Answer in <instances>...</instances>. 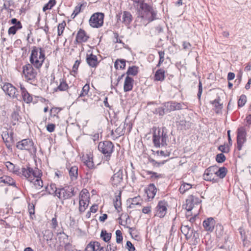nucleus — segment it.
<instances>
[{"mask_svg":"<svg viewBox=\"0 0 251 251\" xmlns=\"http://www.w3.org/2000/svg\"><path fill=\"white\" fill-rule=\"evenodd\" d=\"M247 102V97L245 95H242L238 101V106L239 107H243Z\"/></svg>","mask_w":251,"mask_h":251,"instance_id":"obj_48","label":"nucleus"},{"mask_svg":"<svg viewBox=\"0 0 251 251\" xmlns=\"http://www.w3.org/2000/svg\"><path fill=\"white\" fill-rule=\"evenodd\" d=\"M165 78V71L163 69L157 70L154 75V80L162 81Z\"/></svg>","mask_w":251,"mask_h":251,"instance_id":"obj_32","label":"nucleus"},{"mask_svg":"<svg viewBox=\"0 0 251 251\" xmlns=\"http://www.w3.org/2000/svg\"><path fill=\"white\" fill-rule=\"evenodd\" d=\"M86 61L88 64L91 67H96L99 63L97 56L92 53L89 55L87 54Z\"/></svg>","mask_w":251,"mask_h":251,"instance_id":"obj_24","label":"nucleus"},{"mask_svg":"<svg viewBox=\"0 0 251 251\" xmlns=\"http://www.w3.org/2000/svg\"><path fill=\"white\" fill-rule=\"evenodd\" d=\"M85 164L89 169H92L94 166L93 160L90 158H88V159L86 160Z\"/></svg>","mask_w":251,"mask_h":251,"instance_id":"obj_63","label":"nucleus"},{"mask_svg":"<svg viewBox=\"0 0 251 251\" xmlns=\"http://www.w3.org/2000/svg\"><path fill=\"white\" fill-rule=\"evenodd\" d=\"M142 211L144 214H149L151 212V206L149 205L144 206L143 208Z\"/></svg>","mask_w":251,"mask_h":251,"instance_id":"obj_62","label":"nucleus"},{"mask_svg":"<svg viewBox=\"0 0 251 251\" xmlns=\"http://www.w3.org/2000/svg\"><path fill=\"white\" fill-rule=\"evenodd\" d=\"M218 150L223 153H228L230 151V147L228 145H220L218 147Z\"/></svg>","mask_w":251,"mask_h":251,"instance_id":"obj_52","label":"nucleus"},{"mask_svg":"<svg viewBox=\"0 0 251 251\" xmlns=\"http://www.w3.org/2000/svg\"><path fill=\"white\" fill-rule=\"evenodd\" d=\"M45 59V51L43 48L34 46L32 47L29 60L36 68L40 69Z\"/></svg>","mask_w":251,"mask_h":251,"instance_id":"obj_1","label":"nucleus"},{"mask_svg":"<svg viewBox=\"0 0 251 251\" xmlns=\"http://www.w3.org/2000/svg\"><path fill=\"white\" fill-rule=\"evenodd\" d=\"M42 173L37 168L34 169L31 168L29 165H26L22 168V172L20 176H24L28 181L32 182L35 179V177L42 176Z\"/></svg>","mask_w":251,"mask_h":251,"instance_id":"obj_4","label":"nucleus"},{"mask_svg":"<svg viewBox=\"0 0 251 251\" xmlns=\"http://www.w3.org/2000/svg\"><path fill=\"white\" fill-rule=\"evenodd\" d=\"M41 176L35 177V179L31 182L33 183L36 188L38 190L41 189L43 186V182L41 179Z\"/></svg>","mask_w":251,"mask_h":251,"instance_id":"obj_40","label":"nucleus"},{"mask_svg":"<svg viewBox=\"0 0 251 251\" xmlns=\"http://www.w3.org/2000/svg\"><path fill=\"white\" fill-rule=\"evenodd\" d=\"M246 141V130L244 126L240 127L237 129V149L242 150L244 143Z\"/></svg>","mask_w":251,"mask_h":251,"instance_id":"obj_12","label":"nucleus"},{"mask_svg":"<svg viewBox=\"0 0 251 251\" xmlns=\"http://www.w3.org/2000/svg\"><path fill=\"white\" fill-rule=\"evenodd\" d=\"M98 149L104 155L105 160L109 161L112 152L114 151V146L110 141L100 142L98 145Z\"/></svg>","mask_w":251,"mask_h":251,"instance_id":"obj_5","label":"nucleus"},{"mask_svg":"<svg viewBox=\"0 0 251 251\" xmlns=\"http://www.w3.org/2000/svg\"><path fill=\"white\" fill-rule=\"evenodd\" d=\"M2 89L10 97L17 98V89L11 84L9 83H5L2 86Z\"/></svg>","mask_w":251,"mask_h":251,"instance_id":"obj_17","label":"nucleus"},{"mask_svg":"<svg viewBox=\"0 0 251 251\" xmlns=\"http://www.w3.org/2000/svg\"><path fill=\"white\" fill-rule=\"evenodd\" d=\"M122 23L126 25H128L132 20V16L129 12L124 11L122 15Z\"/></svg>","mask_w":251,"mask_h":251,"instance_id":"obj_26","label":"nucleus"},{"mask_svg":"<svg viewBox=\"0 0 251 251\" xmlns=\"http://www.w3.org/2000/svg\"><path fill=\"white\" fill-rule=\"evenodd\" d=\"M128 124H126V122H123L114 131L112 130L111 135L113 139H117L118 137L124 135L125 133L126 126Z\"/></svg>","mask_w":251,"mask_h":251,"instance_id":"obj_16","label":"nucleus"},{"mask_svg":"<svg viewBox=\"0 0 251 251\" xmlns=\"http://www.w3.org/2000/svg\"><path fill=\"white\" fill-rule=\"evenodd\" d=\"M126 61L125 59H117L114 63V66H115V69H118L119 68L120 69H125V68L126 67Z\"/></svg>","mask_w":251,"mask_h":251,"instance_id":"obj_38","label":"nucleus"},{"mask_svg":"<svg viewBox=\"0 0 251 251\" xmlns=\"http://www.w3.org/2000/svg\"><path fill=\"white\" fill-rule=\"evenodd\" d=\"M66 25V23L65 21L62 22L59 24L58 25V36H61L63 32V30Z\"/></svg>","mask_w":251,"mask_h":251,"instance_id":"obj_55","label":"nucleus"},{"mask_svg":"<svg viewBox=\"0 0 251 251\" xmlns=\"http://www.w3.org/2000/svg\"><path fill=\"white\" fill-rule=\"evenodd\" d=\"M181 231L185 235L187 236V235L191 232V230H192L191 227L188 225H182L181 227Z\"/></svg>","mask_w":251,"mask_h":251,"instance_id":"obj_47","label":"nucleus"},{"mask_svg":"<svg viewBox=\"0 0 251 251\" xmlns=\"http://www.w3.org/2000/svg\"><path fill=\"white\" fill-rule=\"evenodd\" d=\"M185 238L187 240H189L190 245L194 246V248H196V245L200 241L199 233L194 229L191 230V232L187 235Z\"/></svg>","mask_w":251,"mask_h":251,"instance_id":"obj_14","label":"nucleus"},{"mask_svg":"<svg viewBox=\"0 0 251 251\" xmlns=\"http://www.w3.org/2000/svg\"><path fill=\"white\" fill-rule=\"evenodd\" d=\"M116 250L117 247L114 244L108 243L106 248V251H116Z\"/></svg>","mask_w":251,"mask_h":251,"instance_id":"obj_59","label":"nucleus"},{"mask_svg":"<svg viewBox=\"0 0 251 251\" xmlns=\"http://www.w3.org/2000/svg\"><path fill=\"white\" fill-rule=\"evenodd\" d=\"M88 204H89V201H83V202L81 204V205H80V204H79V211L81 213L83 212L86 210L87 207H88Z\"/></svg>","mask_w":251,"mask_h":251,"instance_id":"obj_58","label":"nucleus"},{"mask_svg":"<svg viewBox=\"0 0 251 251\" xmlns=\"http://www.w3.org/2000/svg\"><path fill=\"white\" fill-rule=\"evenodd\" d=\"M116 242L118 244H120L123 241V236L122 233L120 230H117L116 231Z\"/></svg>","mask_w":251,"mask_h":251,"instance_id":"obj_56","label":"nucleus"},{"mask_svg":"<svg viewBox=\"0 0 251 251\" xmlns=\"http://www.w3.org/2000/svg\"><path fill=\"white\" fill-rule=\"evenodd\" d=\"M23 72L25 78L27 80H34L37 72L34 70L31 64H27L23 67Z\"/></svg>","mask_w":251,"mask_h":251,"instance_id":"obj_11","label":"nucleus"},{"mask_svg":"<svg viewBox=\"0 0 251 251\" xmlns=\"http://www.w3.org/2000/svg\"><path fill=\"white\" fill-rule=\"evenodd\" d=\"M104 15L102 13L96 12L93 14L89 20V24L93 27L99 28L103 24Z\"/></svg>","mask_w":251,"mask_h":251,"instance_id":"obj_8","label":"nucleus"},{"mask_svg":"<svg viewBox=\"0 0 251 251\" xmlns=\"http://www.w3.org/2000/svg\"><path fill=\"white\" fill-rule=\"evenodd\" d=\"M168 204L165 201H159L154 209V216L160 218L164 217L168 210Z\"/></svg>","mask_w":251,"mask_h":251,"instance_id":"obj_9","label":"nucleus"},{"mask_svg":"<svg viewBox=\"0 0 251 251\" xmlns=\"http://www.w3.org/2000/svg\"><path fill=\"white\" fill-rule=\"evenodd\" d=\"M57 197L63 201L70 199L74 196L76 192L75 191V188L72 185H65L64 187H59V191L57 193Z\"/></svg>","mask_w":251,"mask_h":251,"instance_id":"obj_6","label":"nucleus"},{"mask_svg":"<svg viewBox=\"0 0 251 251\" xmlns=\"http://www.w3.org/2000/svg\"><path fill=\"white\" fill-rule=\"evenodd\" d=\"M16 147L20 150H26L30 153H35L36 148L32 141L29 139H23L17 143Z\"/></svg>","mask_w":251,"mask_h":251,"instance_id":"obj_7","label":"nucleus"},{"mask_svg":"<svg viewBox=\"0 0 251 251\" xmlns=\"http://www.w3.org/2000/svg\"><path fill=\"white\" fill-rule=\"evenodd\" d=\"M157 192V189L153 184H150L147 191L148 197L149 198L153 199Z\"/></svg>","mask_w":251,"mask_h":251,"instance_id":"obj_31","label":"nucleus"},{"mask_svg":"<svg viewBox=\"0 0 251 251\" xmlns=\"http://www.w3.org/2000/svg\"><path fill=\"white\" fill-rule=\"evenodd\" d=\"M43 237L47 242L51 241L53 238V234L51 230L46 229L43 231Z\"/></svg>","mask_w":251,"mask_h":251,"instance_id":"obj_39","label":"nucleus"},{"mask_svg":"<svg viewBox=\"0 0 251 251\" xmlns=\"http://www.w3.org/2000/svg\"><path fill=\"white\" fill-rule=\"evenodd\" d=\"M100 236L104 242L108 243L111 238L112 234L110 232H107L105 230H102Z\"/></svg>","mask_w":251,"mask_h":251,"instance_id":"obj_37","label":"nucleus"},{"mask_svg":"<svg viewBox=\"0 0 251 251\" xmlns=\"http://www.w3.org/2000/svg\"><path fill=\"white\" fill-rule=\"evenodd\" d=\"M59 82V85L57 87L56 91L59 90L60 91H64L67 90L69 89V86L67 83L63 78L60 79Z\"/></svg>","mask_w":251,"mask_h":251,"instance_id":"obj_36","label":"nucleus"},{"mask_svg":"<svg viewBox=\"0 0 251 251\" xmlns=\"http://www.w3.org/2000/svg\"><path fill=\"white\" fill-rule=\"evenodd\" d=\"M8 6H7V4H6L5 3H4V4L2 6V9H5L7 10L8 12H11V11H12L13 10L11 9H10L9 7L11 5H13L14 4V2L12 0H10L8 1Z\"/></svg>","mask_w":251,"mask_h":251,"instance_id":"obj_61","label":"nucleus"},{"mask_svg":"<svg viewBox=\"0 0 251 251\" xmlns=\"http://www.w3.org/2000/svg\"><path fill=\"white\" fill-rule=\"evenodd\" d=\"M0 183H3L9 186H14L16 187V183L14 179L7 176H4L0 177Z\"/></svg>","mask_w":251,"mask_h":251,"instance_id":"obj_28","label":"nucleus"},{"mask_svg":"<svg viewBox=\"0 0 251 251\" xmlns=\"http://www.w3.org/2000/svg\"><path fill=\"white\" fill-rule=\"evenodd\" d=\"M155 111L156 113L158 114L160 116H163L165 113L168 112L167 110L166 107L164 106V103H163V106L156 108Z\"/></svg>","mask_w":251,"mask_h":251,"instance_id":"obj_51","label":"nucleus"},{"mask_svg":"<svg viewBox=\"0 0 251 251\" xmlns=\"http://www.w3.org/2000/svg\"><path fill=\"white\" fill-rule=\"evenodd\" d=\"M88 37L87 36L86 32L83 29H80L78 31L75 41L78 43L85 42L87 41Z\"/></svg>","mask_w":251,"mask_h":251,"instance_id":"obj_23","label":"nucleus"},{"mask_svg":"<svg viewBox=\"0 0 251 251\" xmlns=\"http://www.w3.org/2000/svg\"><path fill=\"white\" fill-rule=\"evenodd\" d=\"M47 190L50 194L57 197V193L59 191V188H57L56 185L54 183H51L49 186L46 187Z\"/></svg>","mask_w":251,"mask_h":251,"instance_id":"obj_33","label":"nucleus"},{"mask_svg":"<svg viewBox=\"0 0 251 251\" xmlns=\"http://www.w3.org/2000/svg\"><path fill=\"white\" fill-rule=\"evenodd\" d=\"M114 174L111 177L110 182L113 186L120 185L123 180V170L122 169H119L117 172L116 170Z\"/></svg>","mask_w":251,"mask_h":251,"instance_id":"obj_15","label":"nucleus"},{"mask_svg":"<svg viewBox=\"0 0 251 251\" xmlns=\"http://www.w3.org/2000/svg\"><path fill=\"white\" fill-rule=\"evenodd\" d=\"M78 168L76 166L72 167L69 170V173L71 179L73 180L77 178L78 176Z\"/></svg>","mask_w":251,"mask_h":251,"instance_id":"obj_35","label":"nucleus"},{"mask_svg":"<svg viewBox=\"0 0 251 251\" xmlns=\"http://www.w3.org/2000/svg\"><path fill=\"white\" fill-rule=\"evenodd\" d=\"M20 108H17L16 110H15L11 114V117L13 120L14 121H18L20 119V116L19 115L20 112Z\"/></svg>","mask_w":251,"mask_h":251,"instance_id":"obj_50","label":"nucleus"},{"mask_svg":"<svg viewBox=\"0 0 251 251\" xmlns=\"http://www.w3.org/2000/svg\"><path fill=\"white\" fill-rule=\"evenodd\" d=\"M164 106L166 107L168 112L187 109V103L177 102L175 101H170L164 103Z\"/></svg>","mask_w":251,"mask_h":251,"instance_id":"obj_10","label":"nucleus"},{"mask_svg":"<svg viewBox=\"0 0 251 251\" xmlns=\"http://www.w3.org/2000/svg\"><path fill=\"white\" fill-rule=\"evenodd\" d=\"M22 28V25H15L10 27L8 30V34L14 35L16 34L17 31Z\"/></svg>","mask_w":251,"mask_h":251,"instance_id":"obj_44","label":"nucleus"},{"mask_svg":"<svg viewBox=\"0 0 251 251\" xmlns=\"http://www.w3.org/2000/svg\"><path fill=\"white\" fill-rule=\"evenodd\" d=\"M191 188H192L191 184H190L189 183H183L181 185V186L179 189V192L180 193L184 194V193H185L187 191L189 190Z\"/></svg>","mask_w":251,"mask_h":251,"instance_id":"obj_43","label":"nucleus"},{"mask_svg":"<svg viewBox=\"0 0 251 251\" xmlns=\"http://www.w3.org/2000/svg\"><path fill=\"white\" fill-rule=\"evenodd\" d=\"M215 159L218 163H221L225 161L226 157L223 153H220L216 155Z\"/></svg>","mask_w":251,"mask_h":251,"instance_id":"obj_53","label":"nucleus"},{"mask_svg":"<svg viewBox=\"0 0 251 251\" xmlns=\"http://www.w3.org/2000/svg\"><path fill=\"white\" fill-rule=\"evenodd\" d=\"M13 132H11L9 134L7 131L2 132L1 134L2 139L8 148L11 146L10 143L13 141Z\"/></svg>","mask_w":251,"mask_h":251,"instance_id":"obj_21","label":"nucleus"},{"mask_svg":"<svg viewBox=\"0 0 251 251\" xmlns=\"http://www.w3.org/2000/svg\"><path fill=\"white\" fill-rule=\"evenodd\" d=\"M200 203L199 199L193 195L190 196L186 201V209L190 211L194 207L195 204Z\"/></svg>","mask_w":251,"mask_h":251,"instance_id":"obj_18","label":"nucleus"},{"mask_svg":"<svg viewBox=\"0 0 251 251\" xmlns=\"http://www.w3.org/2000/svg\"><path fill=\"white\" fill-rule=\"evenodd\" d=\"M215 221L213 218H208L203 222V226L205 230L212 232L215 226Z\"/></svg>","mask_w":251,"mask_h":251,"instance_id":"obj_19","label":"nucleus"},{"mask_svg":"<svg viewBox=\"0 0 251 251\" xmlns=\"http://www.w3.org/2000/svg\"><path fill=\"white\" fill-rule=\"evenodd\" d=\"M138 72V67L135 66H130L128 67L126 72L127 76L130 75L135 76L137 75Z\"/></svg>","mask_w":251,"mask_h":251,"instance_id":"obj_41","label":"nucleus"},{"mask_svg":"<svg viewBox=\"0 0 251 251\" xmlns=\"http://www.w3.org/2000/svg\"><path fill=\"white\" fill-rule=\"evenodd\" d=\"M55 4V0H50L44 6L43 11L45 12L47 10L51 9Z\"/></svg>","mask_w":251,"mask_h":251,"instance_id":"obj_45","label":"nucleus"},{"mask_svg":"<svg viewBox=\"0 0 251 251\" xmlns=\"http://www.w3.org/2000/svg\"><path fill=\"white\" fill-rule=\"evenodd\" d=\"M133 79L129 76H126L125 78L124 85V90L125 92H128L131 91L133 87Z\"/></svg>","mask_w":251,"mask_h":251,"instance_id":"obj_22","label":"nucleus"},{"mask_svg":"<svg viewBox=\"0 0 251 251\" xmlns=\"http://www.w3.org/2000/svg\"><path fill=\"white\" fill-rule=\"evenodd\" d=\"M126 248L128 249V251H134L135 250V248L132 243L127 241L126 243Z\"/></svg>","mask_w":251,"mask_h":251,"instance_id":"obj_64","label":"nucleus"},{"mask_svg":"<svg viewBox=\"0 0 251 251\" xmlns=\"http://www.w3.org/2000/svg\"><path fill=\"white\" fill-rule=\"evenodd\" d=\"M100 249V243L98 241H91L86 247L84 251H97Z\"/></svg>","mask_w":251,"mask_h":251,"instance_id":"obj_25","label":"nucleus"},{"mask_svg":"<svg viewBox=\"0 0 251 251\" xmlns=\"http://www.w3.org/2000/svg\"><path fill=\"white\" fill-rule=\"evenodd\" d=\"M90 89V86L89 84H86L82 88L81 93L79 95V97H84L87 95Z\"/></svg>","mask_w":251,"mask_h":251,"instance_id":"obj_46","label":"nucleus"},{"mask_svg":"<svg viewBox=\"0 0 251 251\" xmlns=\"http://www.w3.org/2000/svg\"><path fill=\"white\" fill-rule=\"evenodd\" d=\"M150 162L152 164V166L156 167H159L161 165L164 164L167 160H164L162 161L157 162L154 160L153 159H150L149 160Z\"/></svg>","mask_w":251,"mask_h":251,"instance_id":"obj_54","label":"nucleus"},{"mask_svg":"<svg viewBox=\"0 0 251 251\" xmlns=\"http://www.w3.org/2000/svg\"><path fill=\"white\" fill-rule=\"evenodd\" d=\"M89 193L87 190L83 189L79 194V203L81 204L83 201H89Z\"/></svg>","mask_w":251,"mask_h":251,"instance_id":"obj_29","label":"nucleus"},{"mask_svg":"<svg viewBox=\"0 0 251 251\" xmlns=\"http://www.w3.org/2000/svg\"><path fill=\"white\" fill-rule=\"evenodd\" d=\"M114 205L116 209L117 210L118 212L122 209L121 207V193H120L118 195H116L114 199Z\"/></svg>","mask_w":251,"mask_h":251,"instance_id":"obj_34","label":"nucleus"},{"mask_svg":"<svg viewBox=\"0 0 251 251\" xmlns=\"http://www.w3.org/2000/svg\"><path fill=\"white\" fill-rule=\"evenodd\" d=\"M20 88L23 100L26 103H30L33 99L32 96L27 92L24 86L21 85Z\"/></svg>","mask_w":251,"mask_h":251,"instance_id":"obj_20","label":"nucleus"},{"mask_svg":"<svg viewBox=\"0 0 251 251\" xmlns=\"http://www.w3.org/2000/svg\"><path fill=\"white\" fill-rule=\"evenodd\" d=\"M137 2L140 3L138 12L141 18L147 20L148 22L156 19V12L151 5L144 2H140L139 1H137Z\"/></svg>","mask_w":251,"mask_h":251,"instance_id":"obj_2","label":"nucleus"},{"mask_svg":"<svg viewBox=\"0 0 251 251\" xmlns=\"http://www.w3.org/2000/svg\"><path fill=\"white\" fill-rule=\"evenodd\" d=\"M215 171L216 176L219 177L220 178L223 179L226 175L227 169L225 167L218 168V166H216V169H215Z\"/></svg>","mask_w":251,"mask_h":251,"instance_id":"obj_27","label":"nucleus"},{"mask_svg":"<svg viewBox=\"0 0 251 251\" xmlns=\"http://www.w3.org/2000/svg\"><path fill=\"white\" fill-rule=\"evenodd\" d=\"M168 140L167 133L164 128H158L154 131L153 143L155 147L159 148L160 146H167Z\"/></svg>","mask_w":251,"mask_h":251,"instance_id":"obj_3","label":"nucleus"},{"mask_svg":"<svg viewBox=\"0 0 251 251\" xmlns=\"http://www.w3.org/2000/svg\"><path fill=\"white\" fill-rule=\"evenodd\" d=\"M87 3H83L77 5L75 8L74 12L72 15H74V18H75L77 15H78L84 8L86 6Z\"/></svg>","mask_w":251,"mask_h":251,"instance_id":"obj_42","label":"nucleus"},{"mask_svg":"<svg viewBox=\"0 0 251 251\" xmlns=\"http://www.w3.org/2000/svg\"><path fill=\"white\" fill-rule=\"evenodd\" d=\"M220 98L216 99L214 100L211 101V103L214 106V110L217 114L221 113V110L223 108V104L220 103Z\"/></svg>","mask_w":251,"mask_h":251,"instance_id":"obj_30","label":"nucleus"},{"mask_svg":"<svg viewBox=\"0 0 251 251\" xmlns=\"http://www.w3.org/2000/svg\"><path fill=\"white\" fill-rule=\"evenodd\" d=\"M179 126H181V130H187L190 127V123L186 122V121H180L179 122Z\"/></svg>","mask_w":251,"mask_h":251,"instance_id":"obj_49","label":"nucleus"},{"mask_svg":"<svg viewBox=\"0 0 251 251\" xmlns=\"http://www.w3.org/2000/svg\"><path fill=\"white\" fill-rule=\"evenodd\" d=\"M146 173L147 175H151V178H158L161 177V175H158L157 173L154 172L147 171H146Z\"/></svg>","mask_w":251,"mask_h":251,"instance_id":"obj_60","label":"nucleus"},{"mask_svg":"<svg viewBox=\"0 0 251 251\" xmlns=\"http://www.w3.org/2000/svg\"><path fill=\"white\" fill-rule=\"evenodd\" d=\"M216 165L212 166L207 168L203 175V178L206 181L217 182V179L215 178L216 175Z\"/></svg>","mask_w":251,"mask_h":251,"instance_id":"obj_13","label":"nucleus"},{"mask_svg":"<svg viewBox=\"0 0 251 251\" xmlns=\"http://www.w3.org/2000/svg\"><path fill=\"white\" fill-rule=\"evenodd\" d=\"M141 200V198L140 197H135L134 198L131 199V205H130V208H132L133 207L131 206L132 205H139L140 204L139 201Z\"/></svg>","mask_w":251,"mask_h":251,"instance_id":"obj_57","label":"nucleus"}]
</instances>
